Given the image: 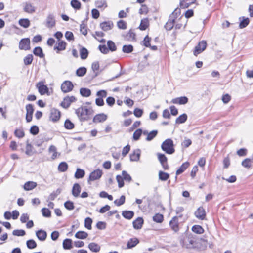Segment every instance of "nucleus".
Masks as SVG:
<instances>
[{"label":"nucleus","instance_id":"nucleus-1","mask_svg":"<svg viewBox=\"0 0 253 253\" xmlns=\"http://www.w3.org/2000/svg\"><path fill=\"white\" fill-rule=\"evenodd\" d=\"M75 113L80 121H84L89 119L93 113V110L86 106H81L76 110Z\"/></svg>","mask_w":253,"mask_h":253},{"label":"nucleus","instance_id":"nucleus-2","mask_svg":"<svg viewBox=\"0 0 253 253\" xmlns=\"http://www.w3.org/2000/svg\"><path fill=\"white\" fill-rule=\"evenodd\" d=\"M161 148L168 154H172L175 152L173 141L171 139H167L161 145Z\"/></svg>","mask_w":253,"mask_h":253},{"label":"nucleus","instance_id":"nucleus-3","mask_svg":"<svg viewBox=\"0 0 253 253\" xmlns=\"http://www.w3.org/2000/svg\"><path fill=\"white\" fill-rule=\"evenodd\" d=\"M207 44L206 41L202 40L199 42L197 45L195 47L193 54L195 56H197L198 54L204 51L207 47Z\"/></svg>","mask_w":253,"mask_h":253},{"label":"nucleus","instance_id":"nucleus-4","mask_svg":"<svg viewBox=\"0 0 253 253\" xmlns=\"http://www.w3.org/2000/svg\"><path fill=\"white\" fill-rule=\"evenodd\" d=\"M102 175V171L99 169L94 170L90 173L88 179V183L90 184V181H95L99 179Z\"/></svg>","mask_w":253,"mask_h":253},{"label":"nucleus","instance_id":"nucleus-5","mask_svg":"<svg viewBox=\"0 0 253 253\" xmlns=\"http://www.w3.org/2000/svg\"><path fill=\"white\" fill-rule=\"evenodd\" d=\"M76 101V98L74 96H67L65 97L63 100L61 102L60 105L64 108L67 109L68 108L71 104L73 102H74Z\"/></svg>","mask_w":253,"mask_h":253},{"label":"nucleus","instance_id":"nucleus-6","mask_svg":"<svg viewBox=\"0 0 253 253\" xmlns=\"http://www.w3.org/2000/svg\"><path fill=\"white\" fill-rule=\"evenodd\" d=\"M181 215H180L178 216H174L169 221V225L171 229L175 233L177 232L179 230L178 218V217H181Z\"/></svg>","mask_w":253,"mask_h":253},{"label":"nucleus","instance_id":"nucleus-7","mask_svg":"<svg viewBox=\"0 0 253 253\" xmlns=\"http://www.w3.org/2000/svg\"><path fill=\"white\" fill-rule=\"evenodd\" d=\"M19 48L20 50H28L30 49V40L29 38L21 39L19 43Z\"/></svg>","mask_w":253,"mask_h":253},{"label":"nucleus","instance_id":"nucleus-8","mask_svg":"<svg viewBox=\"0 0 253 253\" xmlns=\"http://www.w3.org/2000/svg\"><path fill=\"white\" fill-rule=\"evenodd\" d=\"M74 85L72 83L69 81H64L61 84V89L64 93L70 92L73 90Z\"/></svg>","mask_w":253,"mask_h":253},{"label":"nucleus","instance_id":"nucleus-9","mask_svg":"<svg viewBox=\"0 0 253 253\" xmlns=\"http://www.w3.org/2000/svg\"><path fill=\"white\" fill-rule=\"evenodd\" d=\"M60 118V112L55 108H52L50 110L49 119L50 121L56 122Z\"/></svg>","mask_w":253,"mask_h":253},{"label":"nucleus","instance_id":"nucleus-10","mask_svg":"<svg viewBox=\"0 0 253 253\" xmlns=\"http://www.w3.org/2000/svg\"><path fill=\"white\" fill-rule=\"evenodd\" d=\"M56 21L54 14L52 13L48 14L46 19L45 26L49 28H51L54 27Z\"/></svg>","mask_w":253,"mask_h":253},{"label":"nucleus","instance_id":"nucleus-11","mask_svg":"<svg viewBox=\"0 0 253 253\" xmlns=\"http://www.w3.org/2000/svg\"><path fill=\"white\" fill-rule=\"evenodd\" d=\"M23 5L24 11L27 13L32 14L36 11V7L30 2H24L23 3Z\"/></svg>","mask_w":253,"mask_h":253},{"label":"nucleus","instance_id":"nucleus-12","mask_svg":"<svg viewBox=\"0 0 253 253\" xmlns=\"http://www.w3.org/2000/svg\"><path fill=\"white\" fill-rule=\"evenodd\" d=\"M157 156L158 158L164 169H168L169 166L167 163V158L166 156L164 154L161 153H158Z\"/></svg>","mask_w":253,"mask_h":253},{"label":"nucleus","instance_id":"nucleus-13","mask_svg":"<svg viewBox=\"0 0 253 253\" xmlns=\"http://www.w3.org/2000/svg\"><path fill=\"white\" fill-rule=\"evenodd\" d=\"M113 26V23L111 21H104L100 24V28L105 32L111 30Z\"/></svg>","mask_w":253,"mask_h":253},{"label":"nucleus","instance_id":"nucleus-14","mask_svg":"<svg viewBox=\"0 0 253 253\" xmlns=\"http://www.w3.org/2000/svg\"><path fill=\"white\" fill-rule=\"evenodd\" d=\"M194 243L195 241L192 238L187 237L184 239L182 246L186 248L190 249L194 246Z\"/></svg>","mask_w":253,"mask_h":253},{"label":"nucleus","instance_id":"nucleus-15","mask_svg":"<svg viewBox=\"0 0 253 253\" xmlns=\"http://www.w3.org/2000/svg\"><path fill=\"white\" fill-rule=\"evenodd\" d=\"M195 216L201 220H204L206 217V212L202 207H200L195 212Z\"/></svg>","mask_w":253,"mask_h":253},{"label":"nucleus","instance_id":"nucleus-16","mask_svg":"<svg viewBox=\"0 0 253 253\" xmlns=\"http://www.w3.org/2000/svg\"><path fill=\"white\" fill-rule=\"evenodd\" d=\"M107 116L104 113L98 114L94 116L93 118V122L94 123H101L105 121Z\"/></svg>","mask_w":253,"mask_h":253},{"label":"nucleus","instance_id":"nucleus-17","mask_svg":"<svg viewBox=\"0 0 253 253\" xmlns=\"http://www.w3.org/2000/svg\"><path fill=\"white\" fill-rule=\"evenodd\" d=\"M141 155V150L139 149L134 150L132 153L130 155V160L131 161L137 162L140 159Z\"/></svg>","mask_w":253,"mask_h":253},{"label":"nucleus","instance_id":"nucleus-18","mask_svg":"<svg viewBox=\"0 0 253 253\" xmlns=\"http://www.w3.org/2000/svg\"><path fill=\"white\" fill-rule=\"evenodd\" d=\"M188 101V99L186 96H182L173 99L171 102L173 104H178L180 105H184L186 104Z\"/></svg>","mask_w":253,"mask_h":253},{"label":"nucleus","instance_id":"nucleus-19","mask_svg":"<svg viewBox=\"0 0 253 253\" xmlns=\"http://www.w3.org/2000/svg\"><path fill=\"white\" fill-rule=\"evenodd\" d=\"M139 243V240L136 238H132L130 239L127 242L126 249H132L135 247Z\"/></svg>","mask_w":253,"mask_h":253},{"label":"nucleus","instance_id":"nucleus-20","mask_svg":"<svg viewBox=\"0 0 253 253\" xmlns=\"http://www.w3.org/2000/svg\"><path fill=\"white\" fill-rule=\"evenodd\" d=\"M37 87L38 88V90L39 93L41 95H43L46 93L48 91V88L47 86L43 84V83L42 82L39 83L37 85Z\"/></svg>","mask_w":253,"mask_h":253},{"label":"nucleus","instance_id":"nucleus-21","mask_svg":"<svg viewBox=\"0 0 253 253\" xmlns=\"http://www.w3.org/2000/svg\"><path fill=\"white\" fill-rule=\"evenodd\" d=\"M144 220L142 217H138L133 221V227L135 229H140L142 228Z\"/></svg>","mask_w":253,"mask_h":253},{"label":"nucleus","instance_id":"nucleus-22","mask_svg":"<svg viewBox=\"0 0 253 253\" xmlns=\"http://www.w3.org/2000/svg\"><path fill=\"white\" fill-rule=\"evenodd\" d=\"M36 235L38 239L41 241H44L47 237V233L44 230L40 229L36 232Z\"/></svg>","mask_w":253,"mask_h":253},{"label":"nucleus","instance_id":"nucleus-23","mask_svg":"<svg viewBox=\"0 0 253 253\" xmlns=\"http://www.w3.org/2000/svg\"><path fill=\"white\" fill-rule=\"evenodd\" d=\"M189 163L188 162H186L183 163L179 168L176 170V175H179L183 172L189 167ZM177 179V176H175V180Z\"/></svg>","mask_w":253,"mask_h":253},{"label":"nucleus","instance_id":"nucleus-24","mask_svg":"<svg viewBox=\"0 0 253 253\" xmlns=\"http://www.w3.org/2000/svg\"><path fill=\"white\" fill-rule=\"evenodd\" d=\"M95 6L100 9L104 10L107 7V4L106 0H97L95 2Z\"/></svg>","mask_w":253,"mask_h":253},{"label":"nucleus","instance_id":"nucleus-25","mask_svg":"<svg viewBox=\"0 0 253 253\" xmlns=\"http://www.w3.org/2000/svg\"><path fill=\"white\" fill-rule=\"evenodd\" d=\"M196 0H183L180 2V6L181 8H188L190 5L193 4Z\"/></svg>","mask_w":253,"mask_h":253},{"label":"nucleus","instance_id":"nucleus-26","mask_svg":"<svg viewBox=\"0 0 253 253\" xmlns=\"http://www.w3.org/2000/svg\"><path fill=\"white\" fill-rule=\"evenodd\" d=\"M81 188L80 185L78 183L74 184L73 186L72 191L73 195L76 197L79 196V194L81 192Z\"/></svg>","mask_w":253,"mask_h":253},{"label":"nucleus","instance_id":"nucleus-27","mask_svg":"<svg viewBox=\"0 0 253 253\" xmlns=\"http://www.w3.org/2000/svg\"><path fill=\"white\" fill-rule=\"evenodd\" d=\"M240 23L239 24V27L240 29H243L247 27L250 23V20L248 18L245 17H241L239 18Z\"/></svg>","mask_w":253,"mask_h":253},{"label":"nucleus","instance_id":"nucleus-28","mask_svg":"<svg viewBox=\"0 0 253 253\" xmlns=\"http://www.w3.org/2000/svg\"><path fill=\"white\" fill-rule=\"evenodd\" d=\"M37 186V183L33 181H28L23 186L24 189L26 191L33 189Z\"/></svg>","mask_w":253,"mask_h":253},{"label":"nucleus","instance_id":"nucleus-29","mask_svg":"<svg viewBox=\"0 0 253 253\" xmlns=\"http://www.w3.org/2000/svg\"><path fill=\"white\" fill-rule=\"evenodd\" d=\"M67 43L64 41H59L58 45L54 47V49H57V53L59 51L64 50L66 49Z\"/></svg>","mask_w":253,"mask_h":253},{"label":"nucleus","instance_id":"nucleus-30","mask_svg":"<svg viewBox=\"0 0 253 253\" xmlns=\"http://www.w3.org/2000/svg\"><path fill=\"white\" fill-rule=\"evenodd\" d=\"M175 21L174 20V19L171 18L169 17V19L168 22L165 25V29L168 31L171 30L174 27Z\"/></svg>","mask_w":253,"mask_h":253},{"label":"nucleus","instance_id":"nucleus-31","mask_svg":"<svg viewBox=\"0 0 253 253\" xmlns=\"http://www.w3.org/2000/svg\"><path fill=\"white\" fill-rule=\"evenodd\" d=\"M122 215L125 218L130 220L134 216V213L131 211H122Z\"/></svg>","mask_w":253,"mask_h":253},{"label":"nucleus","instance_id":"nucleus-32","mask_svg":"<svg viewBox=\"0 0 253 253\" xmlns=\"http://www.w3.org/2000/svg\"><path fill=\"white\" fill-rule=\"evenodd\" d=\"M63 247L65 250H70L72 248V241L70 239H65L63 242Z\"/></svg>","mask_w":253,"mask_h":253},{"label":"nucleus","instance_id":"nucleus-33","mask_svg":"<svg viewBox=\"0 0 253 253\" xmlns=\"http://www.w3.org/2000/svg\"><path fill=\"white\" fill-rule=\"evenodd\" d=\"M81 58L83 60L86 59L88 55V51L85 47H81L80 50Z\"/></svg>","mask_w":253,"mask_h":253},{"label":"nucleus","instance_id":"nucleus-34","mask_svg":"<svg viewBox=\"0 0 253 253\" xmlns=\"http://www.w3.org/2000/svg\"><path fill=\"white\" fill-rule=\"evenodd\" d=\"M187 119V115L185 113H183V114L180 115L176 119L175 123L176 124H182L185 123Z\"/></svg>","mask_w":253,"mask_h":253},{"label":"nucleus","instance_id":"nucleus-35","mask_svg":"<svg viewBox=\"0 0 253 253\" xmlns=\"http://www.w3.org/2000/svg\"><path fill=\"white\" fill-rule=\"evenodd\" d=\"M33 53L35 55L39 56L40 58H43L44 56L42 48L39 46L34 49Z\"/></svg>","mask_w":253,"mask_h":253},{"label":"nucleus","instance_id":"nucleus-36","mask_svg":"<svg viewBox=\"0 0 253 253\" xmlns=\"http://www.w3.org/2000/svg\"><path fill=\"white\" fill-rule=\"evenodd\" d=\"M88 248L94 252H98L100 250V247L97 243L93 242L89 244Z\"/></svg>","mask_w":253,"mask_h":253},{"label":"nucleus","instance_id":"nucleus-37","mask_svg":"<svg viewBox=\"0 0 253 253\" xmlns=\"http://www.w3.org/2000/svg\"><path fill=\"white\" fill-rule=\"evenodd\" d=\"M149 26V21L147 18H144L141 20L139 25V29L141 30H145Z\"/></svg>","mask_w":253,"mask_h":253},{"label":"nucleus","instance_id":"nucleus-38","mask_svg":"<svg viewBox=\"0 0 253 253\" xmlns=\"http://www.w3.org/2000/svg\"><path fill=\"white\" fill-rule=\"evenodd\" d=\"M33 60V56L32 54H29L23 59V62L25 65L27 66L32 64Z\"/></svg>","mask_w":253,"mask_h":253},{"label":"nucleus","instance_id":"nucleus-39","mask_svg":"<svg viewBox=\"0 0 253 253\" xmlns=\"http://www.w3.org/2000/svg\"><path fill=\"white\" fill-rule=\"evenodd\" d=\"M81 95L83 97H87L91 95V90L86 88H81L80 90Z\"/></svg>","mask_w":253,"mask_h":253},{"label":"nucleus","instance_id":"nucleus-40","mask_svg":"<svg viewBox=\"0 0 253 253\" xmlns=\"http://www.w3.org/2000/svg\"><path fill=\"white\" fill-rule=\"evenodd\" d=\"M85 175V171L84 169L78 168L75 173V177L77 179L82 178L84 177Z\"/></svg>","mask_w":253,"mask_h":253},{"label":"nucleus","instance_id":"nucleus-41","mask_svg":"<svg viewBox=\"0 0 253 253\" xmlns=\"http://www.w3.org/2000/svg\"><path fill=\"white\" fill-rule=\"evenodd\" d=\"M75 236L78 239H84L87 238L88 234L85 231H79L75 234Z\"/></svg>","mask_w":253,"mask_h":253},{"label":"nucleus","instance_id":"nucleus-42","mask_svg":"<svg viewBox=\"0 0 253 253\" xmlns=\"http://www.w3.org/2000/svg\"><path fill=\"white\" fill-rule=\"evenodd\" d=\"M61 192V190L60 188H58L56 191H53L48 196V200H54L56 198V197L60 194Z\"/></svg>","mask_w":253,"mask_h":253},{"label":"nucleus","instance_id":"nucleus-43","mask_svg":"<svg viewBox=\"0 0 253 253\" xmlns=\"http://www.w3.org/2000/svg\"><path fill=\"white\" fill-rule=\"evenodd\" d=\"M169 175L168 173L162 171L159 172V179L161 181H166L169 179Z\"/></svg>","mask_w":253,"mask_h":253},{"label":"nucleus","instance_id":"nucleus-44","mask_svg":"<svg viewBox=\"0 0 253 253\" xmlns=\"http://www.w3.org/2000/svg\"><path fill=\"white\" fill-rule=\"evenodd\" d=\"M107 46L109 51H111V52H114L116 51L117 47L115 44V43L111 40H109L107 41Z\"/></svg>","mask_w":253,"mask_h":253},{"label":"nucleus","instance_id":"nucleus-45","mask_svg":"<svg viewBox=\"0 0 253 253\" xmlns=\"http://www.w3.org/2000/svg\"><path fill=\"white\" fill-rule=\"evenodd\" d=\"M192 230L193 232L197 234H202L204 230L203 228L200 225H195L192 228Z\"/></svg>","mask_w":253,"mask_h":253},{"label":"nucleus","instance_id":"nucleus-46","mask_svg":"<svg viewBox=\"0 0 253 253\" xmlns=\"http://www.w3.org/2000/svg\"><path fill=\"white\" fill-rule=\"evenodd\" d=\"M133 50V47L132 45H125L123 46L122 51L126 53H130Z\"/></svg>","mask_w":253,"mask_h":253},{"label":"nucleus","instance_id":"nucleus-47","mask_svg":"<svg viewBox=\"0 0 253 253\" xmlns=\"http://www.w3.org/2000/svg\"><path fill=\"white\" fill-rule=\"evenodd\" d=\"M158 131L154 130H152L148 134V136H147L146 140L148 141H151L153 140L157 135Z\"/></svg>","mask_w":253,"mask_h":253},{"label":"nucleus","instance_id":"nucleus-48","mask_svg":"<svg viewBox=\"0 0 253 253\" xmlns=\"http://www.w3.org/2000/svg\"><path fill=\"white\" fill-rule=\"evenodd\" d=\"M68 167V164L66 162H63L59 164L58 169L60 172H65L67 170Z\"/></svg>","mask_w":253,"mask_h":253},{"label":"nucleus","instance_id":"nucleus-49","mask_svg":"<svg viewBox=\"0 0 253 253\" xmlns=\"http://www.w3.org/2000/svg\"><path fill=\"white\" fill-rule=\"evenodd\" d=\"M153 220L157 223H162L164 220V216L162 214L157 213L153 217Z\"/></svg>","mask_w":253,"mask_h":253},{"label":"nucleus","instance_id":"nucleus-50","mask_svg":"<svg viewBox=\"0 0 253 253\" xmlns=\"http://www.w3.org/2000/svg\"><path fill=\"white\" fill-rule=\"evenodd\" d=\"M19 25L25 28H28L30 25V21L28 19H21L19 21Z\"/></svg>","mask_w":253,"mask_h":253},{"label":"nucleus","instance_id":"nucleus-51","mask_svg":"<svg viewBox=\"0 0 253 253\" xmlns=\"http://www.w3.org/2000/svg\"><path fill=\"white\" fill-rule=\"evenodd\" d=\"M253 161V159L251 160L249 158H246L242 162V165L244 168L249 169L251 167V162Z\"/></svg>","mask_w":253,"mask_h":253},{"label":"nucleus","instance_id":"nucleus-52","mask_svg":"<svg viewBox=\"0 0 253 253\" xmlns=\"http://www.w3.org/2000/svg\"><path fill=\"white\" fill-rule=\"evenodd\" d=\"M142 134V130L140 128L137 129L133 134V139L135 140H138L140 138V137Z\"/></svg>","mask_w":253,"mask_h":253},{"label":"nucleus","instance_id":"nucleus-53","mask_svg":"<svg viewBox=\"0 0 253 253\" xmlns=\"http://www.w3.org/2000/svg\"><path fill=\"white\" fill-rule=\"evenodd\" d=\"M180 9L179 8H176L175 9L174 11L171 13V14H170L169 17L174 19V20L175 21L176 19L180 15Z\"/></svg>","mask_w":253,"mask_h":253},{"label":"nucleus","instance_id":"nucleus-54","mask_svg":"<svg viewBox=\"0 0 253 253\" xmlns=\"http://www.w3.org/2000/svg\"><path fill=\"white\" fill-rule=\"evenodd\" d=\"M49 152H52L53 154L52 155V159L54 160L57 157V152L56 151V148L54 145H51L49 148Z\"/></svg>","mask_w":253,"mask_h":253},{"label":"nucleus","instance_id":"nucleus-55","mask_svg":"<svg viewBox=\"0 0 253 253\" xmlns=\"http://www.w3.org/2000/svg\"><path fill=\"white\" fill-rule=\"evenodd\" d=\"M86 73V69L85 67H82L78 69L76 71V75L79 77L84 76Z\"/></svg>","mask_w":253,"mask_h":253},{"label":"nucleus","instance_id":"nucleus-56","mask_svg":"<svg viewBox=\"0 0 253 253\" xmlns=\"http://www.w3.org/2000/svg\"><path fill=\"white\" fill-rule=\"evenodd\" d=\"M26 245L27 248L30 249H34L37 247V243L33 239L28 240L26 242Z\"/></svg>","mask_w":253,"mask_h":253},{"label":"nucleus","instance_id":"nucleus-57","mask_svg":"<svg viewBox=\"0 0 253 253\" xmlns=\"http://www.w3.org/2000/svg\"><path fill=\"white\" fill-rule=\"evenodd\" d=\"M122 176L124 180H125L126 182H130L132 180L131 176L125 170L122 171Z\"/></svg>","mask_w":253,"mask_h":253},{"label":"nucleus","instance_id":"nucleus-58","mask_svg":"<svg viewBox=\"0 0 253 253\" xmlns=\"http://www.w3.org/2000/svg\"><path fill=\"white\" fill-rule=\"evenodd\" d=\"M125 202V196L122 195L119 199H116L114 201V204L117 206H120L123 205Z\"/></svg>","mask_w":253,"mask_h":253},{"label":"nucleus","instance_id":"nucleus-59","mask_svg":"<svg viewBox=\"0 0 253 253\" xmlns=\"http://www.w3.org/2000/svg\"><path fill=\"white\" fill-rule=\"evenodd\" d=\"M64 126L67 129H72L74 127V124L69 119L66 120Z\"/></svg>","mask_w":253,"mask_h":253},{"label":"nucleus","instance_id":"nucleus-60","mask_svg":"<svg viewBox=\"0 0 253 253\" xmlns=\"http://www.w3.org/2000/svg\"><path fill=\"white\" fill-rule=\"evenodd\" d=\"M92 223V220L90 217H87L84 220V226L87 229L90 230L92 228L91 224Z\"/></svg>","mask_w":253,"mask_h":253},{"label":"nucleus","instance_id":"nucleus-61","mask_svg":"<svg viewBox=\"0 0 253 253\" xmlns=\"http://www.w3.org/2000/svg\"><path fill=\"white\" fill-rule=\"evenodd\" d=\"M71 5L73 8L76 9H79L81 8V3L78 0H72Z\"/></svg>","mask_w":253,"mask_h":253},{"label":"nucleus","instance_id":"nucleus-62","mask_svg":"<svg viewBox=\"0 0 253 253\" xmlns=\"http://www.w3.org/2000/svg\"><path fill=\"white\" fill-rule=\"evenodd\" d=\"M14 135L16 137L19 138H21L24 136L25 133L22 129H16L14 131Z\"/></svg>","mask_w":253,"mask_h":253},{"label":"nucleus","instance_id":"nucleus-63","mask_svg":"<svg viewBox=\"0 0 253 253\" xmlns=\"http://www.w3.org/2000/svg\"><path fill=\"white\" fill-rule=\"evenodd\" d=\"M117 26L119 29L125 30L126 28V23L123 20H120L117 22Z\"/></svg>","mask_w":253,"mask_h":253},{"label":"nucleus","instance_id":"nucleus-64","mask_svg":"<svg viewBox=\"0 0 253 253\" xmlns=\"http://www.w3.org/2000/svg\"><path fill=\"white\" fill-rule=\"evenodd\" d=\"M64 206L68 210H72L75 208L73 202L70 201L65 202Z\"/></svg>","mask_w":253,"mask_h":253}]
</instances>
